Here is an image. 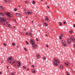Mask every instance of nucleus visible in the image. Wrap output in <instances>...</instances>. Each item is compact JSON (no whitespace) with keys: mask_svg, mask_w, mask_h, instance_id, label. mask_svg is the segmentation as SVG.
<instances>
[{"mask_svg":"<svg viewBox=\"0 0 75 75\" xmlns=\"http://www.w3.org/2000/svg\"><path fill=\"white\" fill-rule=\"evenodd\" d=\"M62 45L64 47H66L67 46V44H66V43H65V42L64 40H62Z\"/></svg>","mask_w":75,"mask_h":75,"instance_id":"nucleus-3","label":"nucleus"},{"mask_svg":"<svg viewBox=\"0 0 75 75\" xmlns=\"http://www.w3.org/2000/svg\"><path fill=\"white\" fill-rule=\"evenodd\" d=\"M53 64H54V65H55V66H56L57 67V66H58V63H57V62H56L55 61H54L53 62Z\"/></svg>","mask_w":75,"mask_h":75,"instance_id":"nucleus-7","label":"nucleus"},{"mask_svg":"<svg viewBox=\"0 0 75 75\" xmlns=\"http://www.w3.org/2000/svg\"><path fill=\"white\" fill-rule=\"evenodd\" d=\"M18 66V67H20V65H21V63H20V62H18V64H17Z\"/></svg>","mask_w":75,"mask_h":75,"instance_id":"nucleus-13","label":"nucleus"},{"mask_svg":"<svg viewBox=\"0 0 75 75\" xmlns=\"http://www.w3.org/2000/svg\"><path fill=\"white\" fill-rule=\"evenodd\" d=\"M45 20H46V21H48V20H50V19L48 18V17L47 16H45Z\"/></svg>","mask_w":75,"mask_h":75,"instance_id":"nucleus-9","label":"nucleus"},{"mask_svg":"<svg viewBox=\"0 0 75 75\" xmlns=\"http://www.w3.org/2000/svg\"><path fill=\"white\" fill-rule=\"evenodd\" d=\"M5 14H6V16H8V17H10L11 16V14H10V13H9L6 12L5 13Z\"/></svg>","mask_w":75,"mask_h":75,"instance_id":"nucleus-5","label":"nucleus"},{"mask_svg":"<svg viewBox=\"0 0 75 75\" xmlns=\"http://www.w3.org/2000/svg\"><path fill=\"white\" fill-rule=\"evenodd\" d=\"M8 61H7V62L8 63H11V62H10V60H8Z\"/></svg>","mask_w":75,"mask_h":75,"instance_id":"nucleus-26","label":"nucleus"},{"mask_svg":"<svg viewBox=\"0 0 75 75\" xmlns=\"http://www.w3.org/2000/svg\"><path fill=\"white\" fill-rule=\"evenodd\" d=\"M59 38L60 40H62V38H61V36H59Z\"/></svg>","mask_w":75,"mask_h":75,"instance_id":"nucleus-29","label":"nucleus"},{"mask_svg":"<svg viewBox=\"0 0 75 75\" xmlns=\"http://www.w3.org/2000/svg\"><path fill=\"white\" fill-rule=\"evenodd\" d=\"M0 74H1V72H0Z\"/></svg>","mask_w":75,"mask_h":75,"instance_id":"nucleus-59","label":"nucleus"},{"mask_svg":"<svg viewBox=\"0 0 75 75\" xmlns=\"http://www.w3.org/2000/svg\"><path fill=\"white\" fill-rule=\"evenodd\" d=\"M29 11H25V13L26 14H28V12Z\"/></svg>","mask_w":75,"mask_h":75,"instance_id":"nucleus-16","label":"nucleus"},{"mask_svg":"<svg viewBox=\"0 0 75 75\" xmlns=\"http://www.w3.org/2000/svg\"><path fill=\"white\" fill-rule=\"evenodd\" d=\"M42 22H43V23H44V21L43 20H42Z\"/></svg>","mask_w":75,"mask_h":75,"instance_id":"nucleus-51","label":"nucleus"},{"mask_svg":"<svg viewBox=\"0 0 75 75\" xmlns=\"http://www.w3.org/2000/svg\"><path fill=\"white\" fill-rule=\"evenodd\" d=\"M57 62H58V64H59V63L60 62H59V60H57Z\"/></svg>","mask_w":75,"mask_h":75,"instance_id":"nucleus-39","label":"nucleus"},{"mask_svg":"<svg viewBox=\"0 0 75 75\" xmlns=\"http://www.w3.org/2000/svg\"><path fill=\"white\" fill-rule=\"evenodd\" d=\"M33 68H34V65H33Z\"/></svg>","mask_w":75,"mask_h":75,"instance_id":"nucleus-49","label":"nucleus"},{"mask_svg":"<svg viewBox=\"0 0 75 75\" xmlns=\"http://www.w3.org/2000/svg\"><path fill=\"white\" fill-rule=\"evenodd\" d=\"M32 3L33 4H35V1H32Z\"/></svg>","mask_w":75,"mask_h":75,"instance_id":"nucleus-25","label":"nucleus"},{"mask_svg":"<svg viewBox=\"0 0 75 75\" xmlns=\"http://www.w3.org/2000/svg\"><path fill=\"white\" fill-rule=\"evenodd\" d=\"M70 40H71L73 42H75V38H74V37L73 36L70 37Z\"/></svg>","mask_w":75,"mask_h":75,"instance_id":"nucleus-6","label":"nucleus"},{"mask_svg":"<svg viewBox=\"0 0 75 75\" xmlns=\"http://www.w3.org/2000/svg\"><path fill=\"white\" fill-rule=\"evenodd\" d=\"M27 69V70H29V69Z\"/></svg>","mask_w":75,"mask_h":75,"instance_id":"nucleus-62","label":"nucleus"},{"mask_svg":"<svg viewBox=\"0 0 75 75\" xmlns=\"http://www.w3.org/2000/svg\"><path fill=\"white\" fill-rule=\"evenodd\" d=\"M18 6H19V7H20V6L18 5Z\"/></svg>","mask_w":75,"mask_h":75,"instance_id":"nucleus-60","label":"nucleus"},{"mask_svg":"<svg viewBox=\"0 0 75 75\" xmlns=\"http://www.w3.org/2000/svg\"><path fill=\"white\" fill-rule=\"evenodd\" d=\"M10 62L12 64H16V62L15 60H12L11 61H10Z\"/></svg>","mask_w":75,"mask_h":75,"instance_id":"nucleus-4","label":"nucleus"},{"mask_svg":"<svg viewBox=\"0 0 75 75\" xmlns=\"http://www.w3.org/2000/svg\"><path fill=\"white\" fill-rule=\"evenodd\" d=\"M60 35L62 37H64V34H60Z\"/></svg>","mask_w":75,"mask_h":75,"instance_id":"nucleus-21","label":"nucleus"},{"mask_svg":"<svg viewBox=\"0 0 75 75\" xmlns=\"http://www.w3.org/2000/svg\"><path fill=\"white\" fill-rule=\"evenodd\" d=\"M30 42L32 45V48L33 49H34V48H35V46L36 48L37 47V45H35V43H34V42H35L34 40L31 39L30 40Z\"/></svg>","mask_w":75,"mask_h":75,"instance_id":"nucleus-2","label":"nucleus"},{"mask_svg":"<svg viewBox=\"0 0 75 75\" xmlns=\"http://www.w3.org/2000/svg\"><path fill=\"white\" fill-rule=\"evenodd\" d=\"M14 28H16V26H13Z\"/></svg>","mask_w":75,"mask_h":75,"instance_id":"nucleus-57","label":"nucleus"},{"mask_svg":"<svg viewBox=\"0 0 75 75\" xmlns=\"http://www.w3.org/2000/svg\"><path fill=\"white\" fill-rule=\"evenodd\" d=\"M67 43L69 44H70L71 43V40L69 39H67Z\"/></svg>","mask_w":75,"mask_h":75,"instance_id":"nucleus-11","label":"nucleus"},{"mask_svg":"<svg viewBox=\"0 0 75 75\" xmlns=\"http://www.w3.org/2000/svg\"><path fill=\"white\" fill-rule=\"evenodd\" d=\"M24 50L25 51H27V49H26V48H24Z\"/></svg>","mask_w":75,"mask_h":75,"instance_id":"nucleus-40","label":"nucleus"},{"mask_svg":"<svg viewBox=\"0 0 75 75\" xmlns=\"http://www.w3.org/2000/svg\"><path fill=\"white\" fill-rule=\"evenodd\" d=\"M74 27H75V24H74Z\"/></svg>","mask_w":75,"mask_h":75,"instance_id":"nucleus-47","label":"nucleus"},{"mask_svg":"<svg viewBox=\"0 0 75 75\" xmlns=\"http://www.w3.org/2000/svg\"><path fill=\"white\" fill-rule=\"evenodd\" d=\"M66 73H67V74H68V72H66Z\"/></svg>","mask_w":75,"mask_h":75,"instance_id":"nucleus-61","label":"nucleus"},{"mask_svg":"<svg viewBox=\"0 0 75 75\" xmlns=\"http://www.w3.org/2000/svg\"><path fill=\"white\" fill-rule=\"evenodd\" d=\"M60 69H63V66L62 65L60 66Z\"/></svg>","mask_w":75,"mask_h":75,"instance_id":"nucleus-20","label":"nucleus"},{"mask_svg":"<svg viewBox=\"0 0 75 75\" xmlns=\"http://www.w3.org/2000/svg\"><path fill=\"white\" fill-rule=\"evenodd\" d=\"M10 75H15V74L13 73H11V74H10Z\"/></svg>","mask_w":75,"mask_h":75,"instance_id":"nucleus-23","label":"nucleus"},{"mask_svg":"<svg viewBox=\"0 0 75 75\" xmlns=\"http://www.w3.org/2000/svg\"><path fill=\"white\" fill-rule=\"evenodd\" d=\"M23 69H26V67L25 66H23Z\"/></svg>","mask_w":75,"mask_h":75,"instance_id":"nucleus-28","label":"nucleus"},{"mask_svg":"<svg viewBox=\"0 0 75 75\" xmlns=\"http://www.w3.org/2000/svg\"><path fill=\"white\" fill-rule=\"evenodd\" d=\"M32 14L31 11H29L28 14Z\"/></svg>","mask_w":75,"mask_h":75,"instance_id":"nucleus-18","label":"nucleus"},{"mask_svg":"<svg viewBox=\"0 0 75 75\" xmlns=\"http://www.w3.org/2000/svg\"><path fill=\"white\" fill-rule=\"evenodd\" d=\"M36 40L37 41H38V40L37 39H36Z\"/></svg>","mask_w":75,"mask_h":75,"instance_id":"nucleus-50","label":"nucleus"},{"mask_svg":"<svg viewBox=\"0 0 75 75\" xmlns=\"http://www.w3.org/2000/svg\"><path fill=\"white\" fill-rule=\"evenodd\" d=\"M59 23H60L59 25H62V23H60V22H59Z\"/></svg>","mask_w":75,"mask_h":75,"instance_id":"nucleus-37","label":"nucleus"},{"mask_svg":"<svg viewBox=\"0 0 75 75\" xmlns=\"http://www.w3.org/2000/svg\"><path fill=\"white\" fill-rule=\"evenodd\" d=\"M26 35H28V33L27 32V33H26Z\"/></svg>","mask_w":75,"mask_h":75,"instance_id":"nucleus-44","label":"nucleus"},{"mask_svg":"<svg viewBox=\"0 0 75 75\" xmlns=\"http://www.w3.org/2000/svg\"><path fill=\"white\" fill-rule=\"evenodd\" d=\"M63 23L64 24H66V21L64 22Z\"/></svg>","mask_w":75,"mask_h":75,"instance_id":"nucleus-42","label":"nucleus"},{"mask_svg":"<svg viewBox=\"0 0 75 75\" xmlns=\"http://www.w3.org/2000/svg\"><path fill=\"white\" fill-rule=\"evenodd\" d=\"M32 73H35V71L34 69H33L32 70Z\"/></svg>","mask_w":75,"mask_h":75,"instance_id":"nucleus-15","label":"nucleus"},{"mask_svg":"<svg viewBox=\"0 0 75 75\" xmlns=\"http://www.w3.org/2000/svg\"><path fill=\"white\" fill-rule=\"evenodd\" d=\"M7 26H8V27H10V24H8L7 25Z\"/></svg>","mask_w":75,"mask_h":75,"instance_id":"nucleus-30","label":"nucleus"},{"mask_svg":"<svg viewBox=\"0 0 75 75\" xmlns=\"http://www.w3.org/2000/svg\"><path fill=\"white\" fill-rule=\"evenodd\" d=\"M1 21L2 22V24L3 25H5L6 24L8 23L6 20L4 18H0V23H1Z\"/></svg>","mask_w":75,"mask_h":75,"instance_id":"nucleus-1","label":"nucleus"},{"mask_svg":"<svg viewBox=\"0 0 75 75\" xmlns=\"http://www.w3.org/2000/svg\"><path fill=\"white\" fill-rule=\"evenodd\" d=\"M32 23H33V21H32Z\"/></svg>","mask_w":75,"mask_h":75,"instance_id":"nucleus-63","label":"nucleus"},{"mask_svg":"<svg viewBox=\"0 0 75 75\" xmlns=\"http://www.w3.org/2000/svg\"><path fill=\"white\" fill-rule=\"evenodd\" d=\"M16 17H20V16H21V15L19 13H17L16 15Z\"/></svg>","mask_w":75,"mask_h":75,"instance_id":"nucleus-10","label":"nucleus"},{"mask_svg":"<svg viewBox=\"0 0 75 75\" xmlns=\"http://www.w3.org/2000/svg\"><path fill=\"white\" fill-rule=\"evenodd\" d=\"M46 46H47V47H48V45H47Z\"/></svg>","mask_w":75,"mask_h":75,"instance_id":"nucleus-54","label":"nucleus"},{"mask_svg":"<svg viewBox=\"0 0 75 75\" xmlns=\"http://www.w3.org/2000/svg\"><path fill=\"white\" fill-rule=\"evenodd\" d=\"M5 2H6V3H7V1L5 0Z\"/></svg>","mask_w":75,"mask_h":75,"instance_id":"nucleus-43","label":"nucleus"},{"mask_svg":"<svg viewBox=\"0 0 75 75\" xmlns=\"http://www.w3.org/2000/svg\"><path fill=\"white\" fill-rule=\"evenodd\" d=\"M74 47H75V44H74Z\"/></svg>","mask_w":75,"mask_h":75,"instance_id":"nucleus-52","label":"nucleus"},{"mask_svg":"<svg viewBox=\"0 0 75 75\" xmlns=\"http://www.w3.org/2000/svg\"><path fill=\"white\" fill-rule=\"evenodd\" d=\"M14 11H17V9L16 8H15L14 9Z\"/></svg>","mask_w":75,"mask_h":75,"instance_id":"nucleus-27","label":"nucleus"},{"mask_svg":"<svg viewBox=\"0 0 75 75\" xmlns=\"http://www.w3.org/2000/svg\"><path fill=\"white\" fill-rule=\"evenodd\" d=\"M47 7H48V8H50V7H49V6H47Z\"/></svg>","mask_w":75,"mask_h":75,"instance_id":"nucleus-48","label":"nucleus"},{"mask_svg":"<svg viewBox=\"0 0 75 75\" xmlns=\"http://www.w3.org/2000/svg\"><path fill=\"white\" fill-rule=\"evenodd\" d=\"M0 8L1 10H2L3 9V7L2 6H0Z\"/></svg>","mask_w":75,"mask_h":75,"instance_id":"nucleus-33","label":"nucleus"},{"mask_svg":"<svg viewBox=\"0 0 75 75\" xmlns=\"http://www.w3.org/2000/svg\"><path fill=\"white\" fill-rule=\"evenodd\" d=\"M25 4H27V3H28V2H27V1H25Z\"/></svg>","mask_w":75,"mask_h":75,"instance_id":"nucleus-32","label":"nucleus"},{"mask_svg":"<svg viewBox=\"0 0 75 75\" xmlns=\"http://www.w3.org/2000/svg\"><path fill=\"white\" fill-rule=\"evenodd\" d=\"M25 42L27 43V44H29V43L27 41H25Z\"/></svg>","mask_w":75,"mask_h":75,"instance_id":"nucleus-35","label":"nucleus"},{"mask_svg":"<svg viewBox=\"0 0 75 75\" xmlns=\"http://www.w3.org/2000/svg\"><path fill=\"white\" fill-rule=\"evenodd\" d=\"M69 32L70 33V34H72V30L70 31Z\"/></svg>","mask_w":75,"mask_h":75,"instance_id":"nucleus-36","label":"nucleus"},{"mask_svg":"<svg viewBox=\"0 0 75 75\" xmlns=\"http://www.w3.org/2000/svg\"><path fill=\"white\" fill-rule=\"evenodd\" d=\"M13 45H15V43L14 42H13L12 43Z\"/></svg>","mask_w":75,"mask_h":75,"instance_id":"nucleus-34","label":"nucleus"},{"mask_svg":"<svg viewBox=\"0 0 75 75\" xmlns=\"http://www.w3.org/2000/svg\"><path fill=\"white\" fill-rule=\"evenodd\" d=\"M7 69H8V66L7 67Z\"/></svg>","mask_w":75,"mask_h":75,"instance_id":"nucleus-58","label":"nucleus"},{"mask_svg":"<svg viewBox=\"0 0 75 75\" xmlns=\"http://www.w3.org/2000/svg\"><path fill=\"white\" fill-rule=\"evenodd\" d=\"M13 59V58L11 57H10L8 58V61H11Z\"/></svg>","mask_w":75,"mask_h":75,"instance_id":"nucleus-8","label":"nucleus"},{"mask_svg":"<svg viewBox=\"0 0 75 75\" xmlns=\"http://www.w3.org/2000/svg\"><path fill=\"white\" fill-rule=\"evenodd\" d=\"M3 45H4V46H6V44L4 43L3 44Z\"/></svg>","mask_w":75,"mask_h":75,"instance_id":"nucleus-41","label":"nucleus"},{"mask_svg":"<svg viewBox=\"0 0 75 75\" xmlns=\"http://www.w3.org/2000/svg\"><path fill=\"white\" fill-rule=\"evenodd\" d=\"M30 63V65H31V62H29Z\"/></svg>","mask_w":75,"mask_h":75,"instance_id":"nucleus-53","label":"nucleus"},{"mask_svg":"<svg viewBox=\"0 0 75 75\" xmlns=\"http://www.w3.org/2000/svg\"><path fill=\"white\" fill-rule=\"evenodd\" d=\"M54 60L55 62H57L58 61V60H57V59H55Z\"/></svg>","mask_w":75,"mask_h":75,"instance_id":"nucleus-24","label":"nucleus"},{"mask_svg":"<svg viewBox=\"0 0 75 75\" xmlns=\"http://www.w3.org/2000/svg\"><path fill=\"white\" fill-rule=\"evenodd\" d=\"M0 17H3L4 16V14L2 13H0Z\"/></svg>","mask_w":75,"mask_h":75,"instance_id":"nucleus-14","label":"nucleus"},{"mask_svg":"<svg viewBox=\"0 0 75 75\" xmlns=\"http://www.w3.org/2000/svg\"><path fill=\"white\" fill-rule=\"evenodd\" d=\"M68 63L66 62L64 63L66 65H67V66H68Z\"/></svg>","mask_w":75,"mask_h":75,"instance_id":"nucleus-19","label":"nucleus"},{"mask_svg":"<svg viewBox=\"0 0 75 75\" xmlns=\"http://www.w3.org/2000/svg\"><path fill=\"white\" fill-rule=\"evenodd\" d=\"M46 59V58H45V57H43V59H44V60H45Z\"/></svg>","mask_w":75,"mask_h":75,"instance_id":"nucleus-38","label":"nucleus"},{"mask_svg":"<svg viewBox=\"0 0 75 75\" xmlns=\"http://www.w3.org/2000/svg\"><path fill=\"white\" fill-rule=\"evenodd\" d=\"M23 34H24V33H21V34L22 35H23Z\"/></svg>","mask_w":75,"mask_h":75,"instance_id":"nucleus-46","label":"nucleus"},{"mask_svg":"<svg viewBox=\"0 0 75 75\" xmlns=\"http://www.w3.org/2000/svg\"><path fill=\"white\" fill-rule=\"evenodd\" d=\"M36 56L37 57L38 59H40V56L38 54H36Z\"/></svg>","mask_w":75,"mask_h":75,"instance_id":"nucleus-12","label":"nucleus"},{"mask_svg":"<svg viewBox=\"0 0 75 75\" xmlns=\"http://www.w3.org/2000/svg\"><path fill=\"white\" fill-rule=\"evenodd\" d=\"M17 48H18V46H17Z\"/></svg>","mask_w":75,"mask_h":75,"instance_id":"nucleus-56","label":"nucleus"},{"mask_svg":"<svg viewBox=\"0 0 75 75\" xmlns=\"http://www.w3.org/2000/svg\"><path fill=\"white\" fill-rule=\"evenodd\" d=\"M45 36H46V37H48V35H47V34H46Z\"/></svg>","mask_w":75,"mask_h":75,"instance_id":"nucleus-45","label":"nucleus"},{"mask_svg":"<svg viewBox=\"0 0 75 75\" xmlns=\"http://www.w3.org/2000/svg\"><path fill=\"white\" fill-rule=\"evenodd\" d=\"M29 35H30V37H31V36H32V35L31 34V33H30V32H29Z\"/></svg>","mask_w":75,"mask_h":75,"instance_id":"nucleus-22","label":"nucleus"},{"mask_svg":"<svg viewBox=\"0 0 75 75\" xmlns=\"http://www.w3.org/2000/svg\"><path fill=\"white\" fill-rule=\"evenodd\" d=\"M39 26H40V27H41V25H42L41 23H39Z\"/></svg>","mask_w":75,"mask_h":75,"instance_id":"nucleus-31","label":"nucleus"},{"mask_svg":"<svg viewBox=\"0 0 75 75\" xmlns=\"http://www.w3.org/2000/svg\"><path fill=\"white\" fill-rule=\"evenodd\" d=\"M46 4H47V3H46Z\"/></svg>","mask_w":75,"mask_h":75,"instance_id":"nucleus-64","label":"nucleus"},{"mask_svg":"<svg viewBox=\"0 0 75 75\" xmlns=\"http://www.w3.org/2000/svg\"><path fill=\"white\" fill-rule=\"evenodd\" d=\"M44 25L46 26V27H47V26H48V24H47V23H44Z\"/></svg>","mask_w":75,"mask_h":75,"instance_id":"nucleus-17","label":"nucleus"},{"mask_svg":"<svg viewBox=\"0 0 75 75\" xmlns=\"http://www.w3.org/2000/svg\"><path fill=\"white\" fill-rule=\"evenodd\" d=\"M67 75H69V74H67Z\"/></svg>","mask_w":75,"mask_h":75,"instance_id":"nucleus-55","label":"nucleus"}]
</instances>
